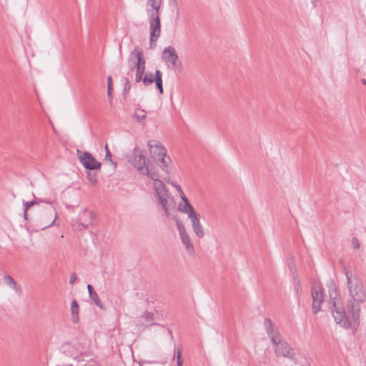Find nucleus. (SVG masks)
I'll return each instance as SVG.
<instances>
[{"label":"nucleus","mask_w":366,"mask_h":366,"mask_svg":"<svg viewBox=\"0 0 366 366\" xmlns=\"http://www.w3.org/2000/svg\"><path fill=\"white\" fill-rule=\"evenodd\" d=\"M154 80L156 84V88L159 90L160 94H163L162 73L160 70H156Z\"/></svg>","instance_id":"19"},{"label":"nucleus","mask_w":366,"mask_h":366,"mask_svg":"<svg viewBox=\"0 0 366 366\" xmlns=\"http://www.w3.org/2000/svg\"><path fill=\"white\" fill-rule=\"evenodd\" d=\"M147 171H142L140 173L144 175L148 176L149 177L154 180V189H156V183L157 182H162L161 180L159 179V174L157 172L153 171L152 168L149 167V166H147Z\"/></svg>","instance_id":"20"},{"label":"nucleus","mask_w":366,"mask_h":366,"mask_svg":"<svg viewBox=\"0 0 366 366\" xmlns=\"http://www.w3.org/2000/svg\"><path fill=\"white\" fill-rule=\"evenodd\" d=\"M143 78H144V77H143V76H139V75H138V74H135V81H136L137 83H139V82H140L141 81H143Z\"/></svg>","instance_id":"38"},{"label":"nucleus","mask_w":366,"mask_h":366,"mask_svg":"<svg viewBox=\"0 0 366 366\" xmlns=\"http://www.w3.org/2000/svg\"><path fill=\"white\" fill-rule=\"evenodd\" d=\"M112 76H109L107 77V95H108V97L110 99V104L112 103Z\"/></svg>","instance_id":"26"},{"label":"nucleus","mask_w":366,"mask_h":366,"mask_svg":"<svg viewBox=\"0 0 366 366\" xmlns=\"http://www.w3.org/2000/svg\"><path fill=\"white\" fill-rule=\"evenodd\" d=\"M159 37H155L154 39L152 38V34H150V37H149V48L150 49H153L156 46V42L157 41V39Z\"/></svg>","instance_id":"34"},{"label":"nucleus","mask_w":366,"mask_h":366,"mask_svg":"<svg viewBox=\"0 0 366 366\" xmlns=\"http://www.w3.org/2000/svg\"><path fill=\"white\" fill-rule=\"evenodd\" d=\"M181 199L184 204L180 203L179 204L178 209L179 210V212L187 214L188 217L192 215L193 214L197 213L192 205L189 203L186 196L182 197Z\"/></svg>","instance_id":"15"},{"label":"nucleus","mask_w":366,"mask_h":366,"mask_svg":"<svg viewBox=\"0 0 366 366\" xmlns=\"http://www.w3.org/2000/svg\"><path fill=\"white\" fill-rule=\"evenodd\" d=\"M146 117V112L142 109L137 110L133 115V118L138 122H144Z\"/></svg>","instance_id":"23"},{"label":"nucleus","mask_w":366,"mask_h":366,"mask_svg":"<svg viewBox=\"0 0 366 366\" xmlns=\"http://www.w3.org/2000/svg\"><path fill=\"white\" fill-rule=\"evenodd\" d=\"M89 295V297L92 300V301L97 307H99L100 308L103 307L102 303L100 299L99 298L98 294L96 292V291L92 292Z\"/></svg>","instance_id":"25"},{"label":"nucleus","mask_w":366,"mask_h":366,"mask_svg":"<svg viewBox=\"0 0 366 366\" xmlns=\"http://www.w3.org/2000/svg\"><path fill=\"white\" fill-rule=\"evenodd\" d=\"M154 74L151 72L146 73L143 78V84L147 86L154 82Z\"/></svg>","instance_id":"24"},{"label":"nucleus","mask_w":366,"mask_h":366,"mask_svg":"<svg viewBox=\"0 0 366 366\" xmlns=\"http://www.w3.org/2000/svg\"><path fill=\"white\" fill-rule=\"evenodd\" d=\"M51 212H54V218H53L52 221L49 224L44 225L42 227V229H46V228L50 227L51 226H52L54 224V222H55V221H56V219L57 218V213L55 212L54 208L51 209ZM51 217H52L53 216V212H51Z\"/></svg>","instance_id":"29"},{"label":"nucleus","mask_w":366,"mask_h":366,"mask_svg":"<svg viewBox=\"0 0 366 366\" xmlns=\"http://www.w3.org/2000/svg\"><path fill=\"white\" fill-rule=\"evenodd\" d=\"M163 0H147V12L150 14H160V9Z\"/></svg>","instance_id":"16"},{"label":"nucleus","mask_w":366,"mask_h":366,"mask_svg":"<svg viewBox=\"0 0 366 366\" xmlns=\"http://www.w3.org/2000/svg\"><path fill=\"white\" fill-rule=\"evenodd\" d=\"M90 180L92 181L94 183L96 182L95 178H94L93 179L92 178H90Z\"/></svg>","instance_id":"43"},{"label":"nucleus","mask_w":366,"mask_h":366,"mask_svg":"<svg viewBox=\"0 0 366 366\" xmlns=\"http://www.w3.org/2000/svg\"><path fill=\"white\" fill-rule=\"evenodd\" d=\"M44 202V200H42L41 199H38V198L36 197L34 200H32L31 202H24V210H26V212H28V209L31 207L39 204V202ZM44 202H46V203H48L49 204H51V201H44Z\"/></svg>","instance_id":"22"},{"label":"nucleus","mask_w":366,"mask_h":366,"mask_svg":"<svg viewBox=\"0 0 366 366\" xmlns=\"http://www.w3.org/2000/svg\"><path fill=\"white\" fill-rule=\"evenodd\" d=\"M330 293V300H329V304L331 307H333V302H338V305H340V296L338 292L336 290L335 288H332L329 290Z\"/></svg>","instance_id":"21"},{"label":"nucleus","mask_w":366,"mask_h":366,"mask_svg":"<svg viewBox=\"0 0 366 366\" xmlns=\"http://www.w3.org/2000/svg\"><path fill=\"white\" fill-rule=\"evenodd\" d=\"M361 82L363 84H366V79H361Z\"/></svg>","instance_id":"41"},{"label":"nucleus","mask_w":366,"mask_h":366,"mask_svg":"<svg viewBox=\"0 0 366 366\" xmlns=\"http://www.w3.org/2000/svg\"><path fill=\"white\" fill-rule=\"evenodd\" d=\"M295 289L297 291V292H299L300 290H301V285L299 280L295 281Z\"/></svg>","instance_id":"37"},{"label":"nucleus","mask_w":366,"mask_h":366,"mask_svg":"<svg viewBox=\"0 0 366 366\" xmlns=\"http://www.w3.org/2000/svg\"><path fill=\"white\" fill-rule=\"evenodd\" d=\"M312 4L313 5V6L315 7L316 5H315V0H312Z\"/></svg>","instance_id":"42"},{"label":"nucleus","mask_w":366,"mask_h":366,"mask_svg":"<svg viewBox=\"0 0 366 366\" xmlns=\"http://www.w3.org/2000/svg\"><path fill=\"white\" fill-rule=\"evenodd\" d=\"M4 282L10 287H11L16 293L18 295H20L21 293V287L17 285L15 280L10 275L6 274L4 276Z\"/></svg>","instance_id":"17"},{"label":"nucleus","mask_w":366,"mask_h":366,"mask_svg":"<svg viewBox=\"0 0 366 366\" xmlns=\"http://www.w3.org/2000/svg\"><path fill=\"white\" fill-rule=\"evenodd\" d=\"M176 225L179 232L180 239L182 244L184 245L187 253L191 256H194L195 249L191 240L189 235L188 234L186 228L183 222L177 217H174Z\"/></svg>","instance_id":"7"},{"label":"nucleus","mask_w":366,"mask_h":366,"mask_svg":"<svg viewBox=\"0 0 366 366\" xmlns=\"http://www.w3.org/2000/svg\"><path fill=\"white\" fill-rule=\"evenodd\" d=\"M332 315L337 324L345 328H350L353 324L357 325L352 317V314L348 311L347 314L344 307L338 305V302H333V307H331Z\"/></svg>","instance_id":"4"},{"label":"nucleus","mask_w":366,"mask_h":366,"mask_svg":"<svg viewBox=\"0 0 366 366\" xmlns=\"http://www.w3.org/2000/svg\"><path fill=\"white\" fill-rule=\"evenodd\" d=\"M143 317L145 319L147 322H150L154 320V314L150 312H147L143 315Z\"/></svg>","instance_id":"32"},{"label":"nucleus","mask_w":366,"mask_h":366,"mask_svg":"<svg viewBox=\"0 0 366 366\" xmlns=\"http://www.w3.org/2000/svg\"><path fill=\"white\" fill-rule=\"evenodd\" d=\"M147 146L154 161L159 165L162 170L168 172L172 161L170 157L167 156L166 148L155 139L149 140Z\"/></svg>","instance_id":"3"},{"label":"nucleus","mask_w":366,"mask_h":366,"mask_svg":"<svg viewBox=\"0 0 366 366\" xmlns=\"http://www.w3.org/2000/svg\"><path fill=\"white\" fill-rule=\"evenodd\" d=\"M312 312L317 314L321 310V305L324 300L323 289L319 285H314L312 287Z\"/></svg>","instance_id":"8"},{"label":"nucleus","mask_w":366,"mask_h":366,"mask_svg":"<svg viewBox=\"0 0 366 366\" xmlns=\"http://www.w3.org/2000/svg\"><path fill=\"white\" fill-rule=\"evenodd\" d=\"M189 219L192 222V227L196 236L200 239L203 238L205 232L204 227L200 222V214L197 212L189 216Z\"/></svg>","instance_id":"14"},{"label":"nucleus","mask_w":366,"mask_h":366,"mask_svg":"<svg viewBox=\"0 0 366 366\" xmlns=\"http://www.w3.org/2000/svg\"><path fill=\"white\" fill-rule=\"evenodd\" d=\"M149 16V31L152 38L159 37L161 34L160 14H150Z\"/></svg>","instance_id":"12"},{"label":"nucleus","mask_w":366,"mask_h":366,"mask_svg":"<svg viewBox=\"0 0 366 366\" xmlns=\"http://www.w3.org/2000/svg\"><path fill=\"white\" fill-rule=\"evenodd\" d=\"M352 244L353 245L354 249H359L360 247V242L357 237H352Z\"/></svg>","instance_id":"33"},{"label":"nucleus","mask_w":366,"mask_h":366,"mask_svg":"<svg viewBox=\"0 0 366 366\" xmlns=\"http://www.w3.org/2000/svg\"><path fill=\"white\" fill-rule=\"evenodd\" d=\"M156 194L159 198V202L163 207L165 214L169 217V210L174 207L173 198L168 192L165 185L162 182H157L156 183Z\"/></svg>","instance_id":"5"},{"label":"nucleus","mask_w":366,"mask_h":366,"mask_svg":"<svg viewBox=\"0 0 366 366\" xmlns=\"http://www.w3.org/2000/svg\"><path fill=\"white\" fill-rule=\"evenodd\" d=\"M134 58L137 59V63L130 68L129 74L134 71L135 67H145L146 68V59L144 56L143 51L136 47L133 51H131L129 61H132Z\"/></svg>","instance_id":"13"},{"label":"nucleus","mask_w":366,"mask_h":366,"mask_svg":"<svg viewBox=\"0 0 366 366\" xmlns=\"http://www.w3.org/2000/svg\"><path fill=\"white\" fill-rule=\"evenodd\" d=\"M71 312L72 320L74 323H78L79 321V306L76 300H74L71 305Z\"/></svg>","instance_id":"18"},{"label":"nucleus","mask_w":366,"mask_h":366,"mask_svg":"<svg viewBox=\"0 0 366 366\" xmlns=\"http://www.w3.org/2000/svg\"><path fill=\"white\" fill-rule=\"evenodd\" d=\"M79 162L86 169L90 170L100 169L102 165L101 163L88 152H83L79 157Z\"/></svg>","instance_id":"10"},{"label":"nucleus","mask_w":366,"mask_h":366,"mask_svg":"<svg viewBox=\"0 0 366 366\" xmlns=\"http://www.w3.org/2000/svg\"><path fill=\"white\" fill-rule=\"evenodd\" d=\"M105 150H106L105 160L112 162V163L115 167H117V163L114 162H112V154H111L110 151L109 150L107 144H106V146H105Z\"/></svg>","instance_id":"27"},{"label":"nucleus","mask_w":366,"mask_h":366,"mask_svg":"<svg viewBox=\"0 0 366 366\" xmlns=\"http://www.w3.org/2000/svg\"><path fill=\"white\" fill-rule=\"evenodd\" d=\"M264 327L271 342L274 346L275 355L278 357H285L293 360L295 356L292 348L286 341L282 340L280 332L270 319L266 318L264 320Z\"/></svg>","instance_id":"2"},{"label":"nucleus","mask_w":366,"mask_h":366,"mask_svg":"<svg viewBox=\"0 0 366 366\" xmlns=\"http://www.w3.org/2000/svg\"><path fill=\"white\" fill-rule=\"evenodd\" d=\"M134 69H136V74H137L143 76L144 73H145L146 68L145 67H142V68H141V67H135Z\"/></svg>","instance_id":"35"},{"label":"nucleus","mask_w":366,"mask_h":366,"mask_svg":"<svg viewBox=\"0 0 366 366\" xmlns=\"http://www.w3.org/2000/svg\"><path fill=\"white\" fill-rule=\"evenodd\" d=\"M162 59L166 63L170 64L171 67L173 69L178 66L179 56L175 49L172 46H169L164 49L162 52Z\"/></svg>","instance_id":"11"},{"label":"nucleus","mask_w":366,"mask_h":366,"mask_svg":"<svg viewBox=\"0 0 366 366\" xmlns=\"http://www.w3.org/2000/svg\"><path fill=\"white\" fill-rule=\"evenodd\" d=\"M124 92H128L131 88L130 81L128 78H124Z\"/></svg>","instance_id":"30"},{"label":"nucleus","mask_w":366,"mask_h":366,"mask_svg":"<svg viewBox=\"0 0 366 366\" xmlns=\"http://www.w3.org/2000/svg\"><path fill=\"white\" fill-rule=\"evenodd\" d=\"M87 290H88V292H89V295L92 292H94L95 290H94L92 285H87Z\"/></svg>","instance_id":"39"},{"label":"nucleus","mask_w":366,"mask_h":366,"mask_svg":"<svg viewBox=\"0 0 366 366\" xmlns=\"http://www.w3.org/2000/svg\"><path fill=\"white\" fill-rule=\"evenodd\" d=\"M177 366H182L183 365V360L182 358V350L180 348H178L177 350Z\"/></svg>","instance_id":"28"},{"label":"nucleus","mask_w":366,"mask_h":366,"mask_svg":"<svg viewBox=\"0 0 366 366\" xmlns=\"http://www.w3.org/2000/svg\"><path fill=\"white\" fill-rule=\"evenodd\" d=\"M95 218V214L88 209H84L78 217V226L79 230L86 229L89 225H91Z\"/></svg>","instance_id":"9"},{"label":"nucleus","mask_w":366,"mask_h":366,"mask_svg":"<svg viewBox=\"0 0 366 366\" xmlns=\"http://www.w3.org/2000/svg\"><path fill=\"white\" fill-rule=\"evenodd\" d=\"M344 274L347 278V289L349 299L347 302V309L352 314L354 322L359 325L360 304L366 301V289L360 277L355 272L343 268Z\"/></svg>","instance_id":"1"},{"label":"nucleus","mask_w":366,"mask_h":366,"mask_svg":"<svg viewBox=\"0 0 366 366\" xmlns=\"http://www.w3.org/2000/svg\"><path fill=\"white\" fill-rule=\"evenodd\" d=\"M126 158L139 172L147 171L146 157L139 147H134L132 154L127 155Z\"/></svg>","instance_id":"6"},{"label":"nucleus","mask_w":366,"mask_h":366,"mask_svg":"<svg viewBox=\"0 0 366 366\" xmlns=\"http://www.w3.org/2000/svg\"><path fill=\"white\" fill-rule=\"evenodd\" d=\"M171 184L177 189V191L179 194L181 198L182 197H185V195H184V192H183V191H182V189L181 188V187L179 184H176L174 182H172Z\"/></svg>","instance_id":"31"},{"label":"nucleus","mask_w":366,"mask_h":366,"mask_svg":"<svg viewBox=\"0 0 366 366\" xmlns=\"http://www.w3.org/2000/svg\"><path fill=\"white\" fill-rule=\"evenodd\" d=\"M27 216H28V214H27V212H26V210H24V218L25 219H28V218H27Z\"/></svg>","instance_id":"40"},{"label":"nucleus","mask_w":366,"mask_h":366,"mask_svg":"<svg viewBox=\"0 0 366 366\" xmlns=\"http://www.w3.org/2000/svg\"><path fill=\"white\" fill-rule=\"evenodd\" d=\"M76 280V275L74 272H73L71 274V277H70V280H69V283L70 284H74Z\"/></svg>","instance_id":"36"}]
</instances>
